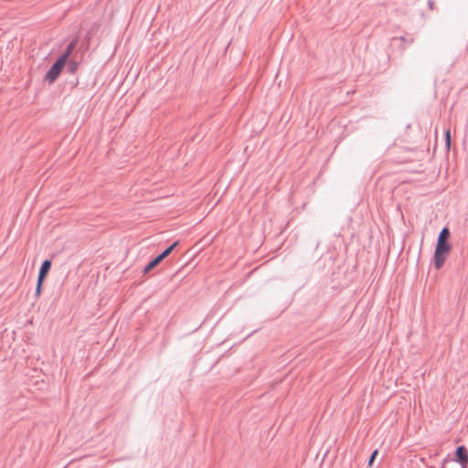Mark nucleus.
I'll list each match as a JSON object with an SVG mask.
<instances>
[{
  "instance_id": "obj_1",
  "label": "nucleus",
  "mask_w": 468,
  "mask_h": 468,
  "mask_svg": "<svg viewBox=\"0 0 468 468\" xmlns=\"http://www.w3.org/2000/svg\"><path fill=\"white\" fill-rule=\"evenodd\" d=\"M450 238V231L447 228L442 229L440 232L437 245L434 252V266L437 270L441 269L444 264L447 256L451 251V244L448 239Z\"/></svg>"
},
{
  "instance_id": "obj_10",
  "label": "nucleus",
  "mask_w": 468,
  "mask_h": 468,
  "mask_svg": "<svg viewBox=\"0 0 468 468\" xmlns=\"http://www.w3.org/2000/svg\"><path fill=\"white\" fill-rule=\"evenodd\" d=\"M377 455H378V451H377V450H375V451L372 452L371 457H370V459H369V462H368V465H369V466H370V465H372V463H373V462H374V460H375V458H376V456H377Z\"/></svg>"
},
{
  "instance_id": "obj_6",
  "label": "nucleus",
  "mask_w": 468,
  "mask_h": 468,
  "mask_svg": "<svg viewBox=\"0 0 468 468\" xmlns=\"http://www.w3.org/2000/svg\"><path fill=\"white\" fill-rule=\"evenodd\" d=\"M163 260L157 256L155 259H154L149 264L145 267L144 272H148L154 268H155Z\"/></svg>"
},
{
  "instance_id": "obj_2",
  "label": "nucleus",
  "mask_w": 468,
  "mask_h": 468,
  "mask_svg": "<svg viewBox=\"0 0 468 468\" xmlns=\"http://www.w3.org/2000/svg\"><path fill=\"white\" fill-rule=\"evenodd\" d=\"M71 48L72 47L69 46L68 50L53 64L50 69L47 72L45 80L48 81V83H53L61 73L71 52Z\"/></svg>"
},
{
  "instance_id": "obj_9",
  "label": "nucleus",
  "mask_w": 468,
  "mask_h": 468,
  "mask_svg": "<svg viewBox=\"0 0 468 468\" xmlns=\"http://www.w3.org/2000/svg\"><path fill=\"white\" fill-rule=\"evenodd\" d=\"M445 138H446V144H447V147L449 148L450 147V144H451V133H450V130H447L446 133H445Z\"/></svg>"
},
{
  "instance_id": "obj_8",
  "label": "nucleus",
  "mask_w": 468,
  "mask_h": 468,
  "mask_svg": "<svg viewBox=\"0 0 468 468\" xmlns=\"http://www.w3.org/2000/svg\"><path fill=\"white\" fill-rule=\"evenodd\" d=\"M43 283H44L43 281L37 280V287H36V291H35V296L37 298H38L41 295V293H42Z\"/></svg>"
},
{
  "instance_id": "obj_5",
  "label": "nucleus",
  "mask_w": 468,
  "mask_h": 468,
  "mask_svg": "<svg viewBox=\"0 0 468 468\" xmlns=\"http://www.w3.org/2000/svg\"><path fill=\"white\" fill-rule=\"evenodd\" d=\"M441 468H463V465L458 464V463L452 458H446Z\"/></svg>"
},
{
  "instance_id": "obj_4",
  "label": "nucleus",
  "mask_w": 468,
  "mask_h": 468,
  "mask_svg": "<svg viewBox=\"0 0 468 468\" xmlns=\"http://www.w3.org/2000/svg\"><path fill=\"white\" fill-rule=\"evenodd\" d=\"M50 268H51V261L49 260L44 261L40 267L37 280L44 282Z\"/></svg>"
},
{
  "instance_id": "obj_7",
  "label": "nucleus",
  "mask_w": 468,
  "mask_h": 468,
  "mask_svg": "<svg viewBox=\"0 0 468 468\" xmlns=\"http://www.w3.org/2000/svg\"><path fill=\"white\" fill-rule=\"evenodd\" d=\"M177 245V242H175L173 243L170 247H168L166 250H165L160 255L159 257L164 260L165 258H166L172 251L173 250L176 248V246Z\"/></svg>"
},
{
  "instance_id": "obj_3",
  "label": "nucleus",
  "mask_w": 468,
  "mask_h": 468,
  "mask_svg": "<svg viewBox=\"0 0 468 468\" xmlns=\"http://www.w3.org/2000/svg\"><path fill=\"white\" fill-rule=\"evenodd\" d=\"M458 464L463 465V468H468V451L464 446H459L456 449V459Z\"/></svg>"
}]
</instances>
